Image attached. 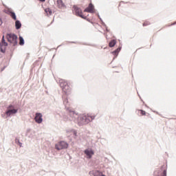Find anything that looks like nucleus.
<instances>
[{"label": "nucleus", "instance_id": "1", "mask_svg": "<svg viewBox=\"0 0 176 176\" xmlns=\"http://www.w3.org/2000/svg\"><path fill=\"white\" fill-rule=\"evenodd\" d=\"M94 118L96 116H91V114H84L79 117V121L78 124H87V123H90V122H92L94 120Z\"/></svg>", "mask_w": 176, "mask_h": 176}, {"label": "nucleus", "instance_id": "2", "mask_svg": "<svg viewBox=\"0 0 176 176\" xmlns=\"http://www.w3.org/2000/svg\"><path fill=\"white\" fill-rule=\"evenodd\" d=\"M60 86L65 94H69L71 93V87H69V84L65 80H60Z\"/></svg>", "mask_w": 176, "mask_h": 176}, {"label": "nucleus", "instance_id": "3", "mask_svg": "<svg viewBox=\"0 0 176 176\" xmlns=\"http://www.w3.org/2000/svg\"><path fill=\"white\" fill-rule=\"evenodd\" d=\"M73 12L76 14V16H78V17H81V19H84V20H87V21H90L87 16L83 15V12H82V9L78 7V6H73Z\"/></svg>", "mask_w": 176, "mask_h": 176}, {"label": "nucleus", "instance_id": "4", "mask_svg": "<svg viewBox=\"0 0 176 176\" xmlns=\"http://www.w3.org/2000/svg\"><path fill=\"white\" fill-rule=\"evenodd\" d=\"M6 38L8 42H9L12 46H16L17 45V36L16 34H8Z\"/></svg>", "mask_w": 176, "mask_h": 176}, {"label": "nucleus", "instance_id": "5", "mask_svg": "<svg viewBox=\"0 0 176 176\" xmlns=\"http://www.w3.org/2000/svg\"><path fill=\"white\" fill-rule=\"evenodd\" d=\"M155 176H167V165H163L160 169L154 172Z\"/></svg>", "mask_w": 176, "mask_h": 176}, {"label": "nucleus", "instance_id": "6", "mask_svg": "<svg viewBox=\"0 0 176 176\" xmlns=\"http://www.w3.org/2000/svg\"><path fill=\"white\" fill-rule=\"evenodd\" d=\"M68 148V143L60 141L55 144V149L57 151H61V149H67Z\"/></svg>", "mask_w": 176, "mask_h": 176}, {"label": "nucleus", "instance_id": "7", "mask_svg": "<svg viewBox=\"0 0 176 176\" xmlns=\"http://www.w3.org/2000/svg\"><path fill=\"white\" fill-rule=\"evenodd\" d=\"M13 108H14V107H13V105H10L8 107L7 111L6 112V115H7L8 116H10V115L17 113V109H14Z\"/></svg>", "mask_w": 176, "mask_h": 176}, {"label": "nucleus", "instance_id": "8", "mask_svg": "<svg viewBox=\"0 0 176 176\" xmlns=\"http://www.w3.org/2000/svg\"><path fill=\"white\" fill-rule=\"evenodd\" d=\"M42 118H43L42 113H36V116L34 118V120L36 123H38V124L42 123V122H43V119Z\"/></svg>", "mask_w": 176, "mask_h": 176}, {"label": "nucleus", "instance_id": "9", "mask_svg": "<svg viewBox=\"0 0 176 176\" xmlns=\"http://www.w3.org/2000/svg\"><path fill=\"white\" fill-rule=\"evenodd\" d=\"M84 153L87 156V159H91V157L93 156V155H94V151H93V150L90 148L85 149Z\"/></svg>", "mask_w": 176, "mask_h": 176}, {"label": "nucleus", "instance_id": "10", "mask_svg": "<svg viewBox=\"0 0 176 176\" xmlns=\"http://www.w3.org/2000/svg\"><path fill=\"white\" fill-rule=\"evenodd\" d=\"M89 175L91 176H105V175H103L102 173L98 171V170H91L89 172Z\"/></svg>", "mask_w": 176, "mask_h": 176}, {"label": "nucleus", "instance_id": "11", "mask_svg": "<svg viewBox=\"0 0 176 176\" xmlns=\"http://www.w3.org/2000/svg\"><path fill=\"white\" fill-rule=\"evenodd\" d=\"M84 12H87L88 13H94V6L92 3H89L88 8L84 10Z\"/></svg>", "mask_w": 176, "mask_h": 176}, {"label": "nucleus", "instance_id": "12", "mask_svg": "<svg viewBox=\"0 0 176 176\" xmlns=\"http://www.w3.org/2000/svg\"><path fill=\"white\" fill-rule=\"evenodd\" d=\"M56 5L58 9H64V8H66L65 4L64 2H63V0H57Z\"/></svg>", "mask_w": 176, "mask_h": 176}, {"label": "nucleus", "instance_id": "13", "mask_svg": "<svg viewBox=\"0 0 176 176\" xmlns=\"http://www.w3.org/2000/svg\"><path fill=\"white\" fill-rule=\"evenodd\" d=\"M15 26L16 30H20V28H21V23L20 21H16Z\"/></svg>", "mask_w": 176, "mask_h": 176}, {"label": "nucleus", "instance_id": "14", "mask_svg": "<svg viewBox=\"0 0 176 176\" xmlns=\"http://www.w3.org/2000/svg\"><path fill=\"white\" fill-rule=\"evenodd\" d=\"M138 115L139 116H144V115H146V112L143 110H138Z\"/></svg>", "mask_w": 176, "mask_h": 176}, {"label": "nucleus", "instance_id": "15", "mask_svg": "<svg viewBox=\"0 0 176 176\" xmlns=\"http://www.w3.org/2000/svg\"><path fill=\"white\" fill-rule=\"evenodd\" d=\"M115 45H116V40H111L109 43V47H113Z\"/></svg>", "mask_w": 176, "mask_h": 176}, {"label": "nucleus", "instance_id": "16", "mask_svg": "<svg viewBox=\"0 0 176 176\" xmlns=\"http://www.w3.org/2000/svg\"><path fill=\"white\" fill-rule=\"evenodd\" d=\"M120 50H122V47H119L118 48H117L114 52H113V54H115V56L118 55L119 54V52H120Z\"/></svg>", "mask_w": 176, "mask_h": 176}, {"label": "nucleus", "instance_id": "17", "mask_svg": "<svg viewBox=\"0 0 176 176\" xmlns=\"http://www.w3.org/2000/svg\"><path fill=\"white\" fill-rule=\"evenodd\" d=\"M45 13L47 14V16H51L52 12V10H50V8H45Z\"/></svg>", "mask_w": 176, "mask_h": 176}, {"label": "nucleus", "instance_id": "18", "mask_svg": "<svg viewBox=\"0 0 176 176\" xmlns=\"http://www.w3.org/2000/svg\"><path fill=\"white\" fill-rule=\"evenodd\" d=\"M19 45L23 46L24 45V38L22 36H19Z\"/></svg>", "mask_w": 176, "mask_h": 176}, {"label": "nucleus", "instance_id": "19", "mask_svg": "<svg viewBox=\"0 0 176 176\" xmlns=\"http://www.w3.org/2000/svg\"><path fill=\"white\" fill-rule=\"evenodd\" d=\"M1 43L3 46H8V43L5 41V36H3L2 37Z\"/></svg>", "mask_w": 176, "mask_h": 176}, {"label": "nucleus", "instance_id": "20", "mask_svg": "<svg viewBox=\"0 0 176 176\" xmlns=\"http://www.w3.org/2000/svg\"><path fill=\"white\" fill-rule=\"evenodd\" d=\"M10 16L14 20H17V18L16 17V14L14 12H10Z\"/></svg>", "mask_w": 176, "mask_h": 176}, {"label": "nucleus", "instance_id": "21", "mask_svg": "<svg viewBox=\"0 0 176 176\" xmlns=\"http://www.w3.org/2000/svg\"><path fill=\"white\" fill-rule=\"evenodd\" d=\"M146 25H151V22L146 21L143 23V27H146Z\"/></svg>", "mask_w": 176, "mask_h": 176}, {"label": "nucleus", "instance_id": "22", "mask_svg": "<svg viewBox=\"0 0 176 176\" xmlns=\"http://www.w3.org/2000/svg\"><path fill=\"white\" fill-rule=\"evenodd\" d=\"M67 111H69V113H70V116L76 115V114L75 113V111H73V110H71V109H69V108H67Z\"/></svg>", "mask_w": 176, "mask_h": 176}, {"label": "nucleus", "instance_id": "23", "mask_svg": "<svg viewBox=\"0 0 176 176\" xmlns=\"http://www.w3.org/2000/svg\"><path fill=\"white\" fill-rule=\"evenodd\" d=\"M63 104H65V105H68V99H65L63 101Z\"/></svg>", "mask_w": 176, "mask_h": 176}, {"label": "nucleus", "instance_id": "24", "mask_svg": "<svg viewBox=\"0 0 176 176\" xmlns=\"http://www.w3.org/2000/svg\"><path fill=\"white\" fill-rule=\"evenodd\" d=\"M0 25H2V19L0 18Z\"/></svg>", "mask_w": 176, "mask_h": 176}, {"label": "nucleus", "instance_id": "25", "mask_svg": "<svg viewBox=\"0 0 176 176\" xmlns=\"http://www.w3.org/2000/svg\"><path fill=\"white\" fill-rule=\"evenodd\" d=\"M73 133H74V135H76V131H73Z\"/></svg>", "mask_w": 176, "mask_h": 176}, {"label": "nucleus", "instance_id": "26", "mask_svg": "<svg viewBox=\"0 0 176 176\" xmlns=\"http://www.w3.org/2000/svg\"><path fill=\"white\" fill-rule=\"evenodd\" d=\"M175 24H176V21L173 23H171L170 25H175Z\"/></svg>", "mask_w": 176, "mask_h": 176}, {"label": "nucleus", "instance_id": "27", "mask_svg": "<svg viewBox=\"0 0 176 176\" xmlns=\"http://www.w3.org/2000/svg\"><path fill=\"white\" fill-rule=\"evenodd\" d=\"M41 2H45L46 0H40Z\"/></svg>", "mask_w": 176, "mask_h": 176}, {"label": "nucleus", "instance_id": "28", "mask_svg": "<svg viewBox=\"0 0 176 176\" xmlns=\"http://www.w3.org/2000/svg\"><path fill=\"white\" fill-rule=\"evenodd\" d=\"M20 146H21V143H19Z\"/></svg>", "mask_w": 176, "mask_h": 176}]
</instances>
